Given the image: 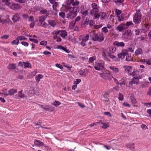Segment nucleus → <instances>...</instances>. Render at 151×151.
<instances>
[{"instance_id": "obj_5", "label": "nucleus", "mask_w": 151, "mask_h": 151, "mask_svg": "<svg viewBox=\"0 0 151 151\" xmlns=\"http://www.w3.org/2000/svg\"><path fill=\"white\" fill-rule=\"evenodd\" d=\"M104 63L102 61L96 63L94 65L95 69L98 70H102L104 68Z\"/></svg>"}, {"instance_id": "obj_62", "label": "nucleus", "mask_w": 151, "mask_h": 151, "mask_svg": "<svg viewBox=\"0 0 151 151\" xmlns=\"http://www.w3.org/2000/svg\"><path fill=\"white\" fill-rule=\"evenodd\" d=\"M29 40L30 41L33 42L35 43H38V41L36 39L30 38Z\"/></svg>"}, {"instance_id": "obj_13", "label": "nucleus", "mask_w": 151, "mask_h": 151, "mask_svg": "<svg viewBox=\"0 0 151 151\" xmlns=\"http://www.w3.org/2000/svg\"><path fill=\"white\" fill-rule=\"evenodd\" d=\"M96 123L102 124L103 126H101V127L104 129H106L109 126V124L108 123L103 122L102 120H100L99 122H96Z\"/></svg>"}, {"instance_id": "obj_60", "label": "nucleus", "mask_w": 151, "mask_h": 151, "mask_svg": "<svg viewBox=\"0 0 151 151\" xmlns=\"http://www.w3.org/2000/svg\"><path fill=\"white\" fill-rule=\"evenodd\" d=\"M21 44L25 47H27L29 45V43L27 42L24 41L22 42Z\"/></svg>"}, {"instance_id": "obj_45", "label": "nucleus", "mask_w": 151, "mask_h": 151, "mask_svg": "<svg viewBox=\"0 0 151 151\" xmlns=\"http://www.w3.org/2000/svg\"><path fill=\"white\" fill-rule=\"evenodd\" d=\"M114 11L116 14L117 15V17L118 16H120L121 14L122 13L121 11L117 9H114Z\"/></svg>"}, {"instance_id": "obj_22", "label": "nucleus", "mask_w": 151, "mask_h": 151, "mask_svg": "<svg viewBox=\"0 0 151 151\" xmlns=\"http://www.w3.org/2000/svg\"><path fill=\"white\" fill-rule=\"evenodd\" d=\"M104 39V35L102 34L98 35V37L97 39V41H98L99 42H101L103 41Z\"/></svg>"}, {"instance_id": "obj_18", "label": "nucleus", "mask_w": 151, "mask_h": 151, "mask_svg": "<svg viewBox=\"0 0 151 151\" xmlns=\"http://www.w3.org/2000/svg\"><path fill=\"white\" fill-rule=\"evenodd\" d=\"M124 68L125 69V70L129 75L131 73L132 70V67L129 66H124Z\"/></svg>"}, {"instance_id": "obj_20", "label": "nucleus", "mask_w": 151, "mask_h": 151, "mask_svg": "<svg viewBox=\"0 0 151 151\" xmlns=\"http://www.w3.org/2000/svg\"><path fill=\"white\" fill-rule=\"evenodd\" d=\"M44 76L42 74L38 75L35 78L36 81L37 83H38L40 79L43 78Z\"/></svg>"}, {"instance_id": "obj_48", "label": "nucleus", "mask_w": 151, "mask_h": 151, "mask_svg": "<svg viewBox=\"0 0 151 151\" xmlns=\"http://www.w3.org/2000/svg\"><path fill=\"white\" fill-rule=\"evenodd\" d=\"M2 1L5 3V4L8 6L9 7L10 5L9 2L10 0H2Z\"/></svg>"}, {"instance_id": "obj_15", "label": "nucleus", "mask_w": 151, "mask_h": 151, "mask_svg": "<svg viewBox=\"0 0 151 151\" xmlns=\"http://www.w3.org/2000/svg\"><path fill=\"white\" fill-rule=\"evenodd\" d=\"M17 91V90L16 89L12 88L10 89L8 91V95H9L10 96L13 95Z\"/></svg>"}, {"instance_id": "obj_63", "label": "nucleus", "mask_w": 151, "mask_h": 151, "mask_svg": "<svg viewBox=\"0 0 151 151\" xmlns=\"http://www.w3.org/2000/svg\"><path fill=\"white\" fill-rule=\"evenodd\" d=\"M115 18L116 17L114 16L111 15L109 17V19L110 21H113L114 20Z\"/></svg>"}, {"instance_id": "obj_51", "label": "nucleus", "mask_w": 151, "mask_h": 151, "mask_svg": "<svg viewBox=\"0 0 151 151\" xmlns=\"http://www.w3.org/2000/svg\"><path fill=\"white\" fill-rule=\"evenodd\" d=\"M17 38L18 40L20 41H22V40H25L27 39V38H26L24 36H20L18 37Z\"/></svg>"}, {"instance_id": "obj_53", "label": "nucleus", "mask_w": 151, "mask_h": 151, "mask_svg": "<svg viewBox=\"0 0 151 151\" xmlns=\"http://www.w3.org/2000/svg\"><path fill=\"white\" fill-rule=\"evenodd\" d=\"M108 93H106L103 95V97L104 98V100L105 101H108L109 100V99L108 98L107 96V95Z\"/></svg>"}, {"instance_id": "obj_36", "label": "nucleus", "mask_w": 151, "mask_h": 151, "mask_svg": "<svg viewBox=\"0 0 151 151\" xmlns=\"http://www.w3.org/2000/svg\"><path fill=\"white\" fill-rule=\"evenodd\" d=\"M24 68H32V65L30 63L28 62H24Z\"/></svg>"}, {"instance_id": "obj_19", "label": "nucleus", "mask_w": 151, "mask_h": 151, "mask_svg": "<svg viewBox=\"0 0 151 151\" xmlns=\"http://www.w3.org/2000/svg\"><path fill=\"white\" fill-rule=\"evenodd\" d=\"M34 143L35 145L40 147L43 145V143L40 140L37 139H35L34 141Z\"/></svg>"}, {"instance_id": "obj_49", "label": "nucleus", "mask_w": 151, "mask_h": 151, "mask_svg": "<svg viewBox=\"0 0 151 151\" xmlns=\"http://www.w3.org/2000/svg\"><path fill=\"white\" fill-rule=\"evenodd\" d=\"M74 0H67L66 1L67 5H69L71 6V4H72V3L74 1Z\"/></svg>"}, {"instance_id": "obj_31", "label": "nucleus", "mask_w": 151, "mask_h": 151, "mask_svg": "<svg viewBox=\"0 0 151 151\" xmlns=\"http://www.w3.org/2000/svg\"><path fill=\"white\" fill-rule=\"evenodd\" d=\"M49 24L52 27H54L56 25V23L54 20H50L48 21Z\"/></svg>"}, {"instance_id": "obj_16", "label": "nucleus", "mask_w": 151, "mask_h": 151, "mask_svg": "<svg viewBox=\"0 0 151 151\" xmlns=\"http://www.w3.org/2000/svg\"><path fill=\"white\" fill-rule=\"evenodd\" d=\"M81 17L80 16H78L75 19V21H73L70 23V25H72V27H74L75 24L76 23L79 21L81 19Z\"/></svg>"}, {"instance_id": "obj_54", "label": "nucleus", "mask_w": 151, "mask_h": 151, "mask_svg": "<svg viewBox=\"0 0 151 151\" xmlns=\"http://www.w3.org/2000/svg\"><path fill=\"white\" fill-rule=\"evenodd\" d=\"M59 16L63 18H64L65 17V13L63 12H60L59 13Z\"/></svg>"}, {"instance_id": "obj_44", "label": "nucleus", "mask_w": 151, "mask_h": 151, "mask_svg": "<svg viewBox=\"0 0 151 151\" xmlns=\"http://www.w3.org/2000/svg\"><path fill=\"white\" fill-rule=\"evenodd\" d=\"M141 30L139 29H135L134 30V35H139L140 34Z\"/></svg>"}, {"instance_id": "obj_6", "label": "nucleus", "mask_w": 151, "mask_h": 151, "mask_svg": "<svg viewBox=\"0 0 151 151\" xmlns=\"http://www.w3.org/2000/svg\"><path fill=\"white\" fill-rule=\"evenodd\" d=\"M11 9L14 11H18L21 9L22 6L17 3H13L9 6Z\"/></svg>"}, {"instance_id": "obj_39", "label": "nucleus", "mask_w": 151, "mask_h": 151, "mask_svg": "<svg viewBox=\"0 0 151 151\" xmlns=\"http://www.w3.org/2000/svg\"><path fill=\"white\" fill-rule=\"evenodd\" d=\"M102 58L103 59L107 61H109V59L107 58L106 54L104 53L102 54Z\"/></svg>"}, {"instance_id": "obj_37", "label": "nucleus", "mask_w": 151, "mask_h": 151, "mask_svg": "<svg viewBox=\"0 0 151 151\" xmlns=\"http://www.w3.org/2000/svg\"><path fill=\"white\" fill-rule=\"evenodd\" d=\"M144 63H145L146 64L148 65H151V58L148 60L144 59L143 60Z\"/></svg>"}, {"instance_id": "obj_7", "label": "nucleus", "mask_w": 151, "mask_h": 151, "mask_svg": "<svg viewBox=\"0 0 151 151\" xmlns=\"http://www.w3.org/2000/svg\"><path fill=\"white\" fill-rule=\"evenodd\" d=\"M124 37L127 39L130 40L132 37V34L131 31L130 30H127L123 34Z\"/></svg>"}, {"instance_id": "obj_17", "label": "nucleus", "mask_w": 151, "mask_h": 151, "mask_svg": "<svg viewBox=\"0 0 151 151\" xmlns=\"http://www.w3.org/2000/svg\"><path fill=\"white\" fill-rule=\"evenodd\" d=\"M134 54L135 55H141L143 54L142 50L141 48H138L135 51Z\"/></svg>"}, {"instance_id": "obj_58", "label": "nucleus", "mask_w": 151, "mask_h": 151, "mask_svg": "<svg viewBox=\"0 0 151 151\" xmlns=\"http://www.w3.org/2000/svg\"><path fill=\"white\" fill-rule=\"evenodd\" d=\"M96 58L95 56H93L89 58V61L91 63H92L93 62V61L94 60H96Z\"/></svg>"}, {"instance_id": "obj_42", "label": "nucleus", "mask_w": 151, "mask_h": 151, "mask_svg": "<svg viewBox=\"0 0 151 151\" xmlns=\"http://www.w3.org/2000/svg\"><path fill=\"white\" fill-rule=\"evenodd\" d=\"M132 57H131V55L128 54L127 55L126 60L127 61H130L132 60Z\"/></svg>"}, {"instance_id": "obj_33", "label": "nucleus", "mask_w": 151, "mask_h": 151, "mask_svg": "<svg viewBox=\"0 0 151 151\" xmlns=\"http://www.w3.org/2000/svg\"><path fill=\"white\" fill-rule=\"evenodd\" d=\"M82 14V16L83 18L85 17L86 16H87L88 14V12L87 10H85L81 12Z\"/></svg>"}, {"instance_id": "obj_43", "label": "nucleus", "mask_w": 151, "mask_h": 151, "mask_svg": "<svg viewBox=\"0 0 151 151\" xmlns=\"http://www.w3.org/2000/svg\"><path fill=\"white\" fill-rule=\"evenodd\" d=\"M19 41L17 38V39L13 40L11 42V44L12 45H18L19 43Z\"/></svg>"}, {"instance_id": "obj_34", "label": "nucleus", "mask_w": 151, "mask_h": 151, "mask_svg": "<svg viewBox=\"0 0 151 151\" xmlns=\"http://www.w3.org/2000/svg\"><path fill=\"white\" fill-rule=\"evenodd\" d=\"M124 0H114V2L117 5L121 4L124 1Z\"/></svg>"}, {"instance_id": "obj_40", "label": "nucleus", "mask_w": 151, "mask_h": 151, "mask_svg": "<svg viewBox=\"0 0 151 151\" xmlns=\"http://www.w3.org/2000/svg\"><path fill=\"white\" fill-rule=\"evenodd\" d=\"M40 13L41 14H46L47 15H48V12L47 11L46 9H42L40 11Z\"/></svg>"}, {"instance_id": "obj_8", "label": "nucleus", "mask_w": 151, "mask_h": 151, "mask_svg": "<svg viewBox=\"0 0 151 151\" xmlns=\"http://www.w3.org/2000/svg\"><path fill=\"white\" fill-rule=\"evenodd\" d=\"M127 54V50H123L120 53L118 54V58L121 59H123L125 56Z\"/></svg>"}, {"instance_id": "obj_38", "label": "nucleus", "mask_w": 151, "mask_h": 151, "mask_svg": "<svg viewBox=\"0 0 151 151\" xmlns=\"http://www.w3.org/2000/svg\"><path fill=\"white\" fill-rule=\"evenodd\" d=\"M116 48L113 46L109 48V51L112 53H114L116 51Z\"/></svg>"}, {"instance_id": "obj_14", "label": "nucleus", "mask_w": 151, "mask_h": 151, "mask_svg": "<svg viewBox=\"0 0 151 151\" xmlns=\"http://www.w3.org/2000/svg\"><path fill=\"white\" fill-rule=\"evenodd\" d=\"M125 28V25L123 24L119 25L116 27V29L117 30L119 31L120 32H122Z\"/></svg>"}, {"instance_id": "obj_47", "label": "nucleus", "mask_w": 151, "mask_h": 151, "mask_svg": "<svg viewBox=\"0 0 151 151\" xmlns=\"http://www.w3.org/2000/svg\"><path fill=\"white\" fill-rule=\"evenodd\" d=\"M119 83V84L120 85H124L125 84V81L124 79V78H122L120 80Z\"/></svg>"}, {"instance_id": "obj_59", "label": "nucleus", "mask_w": 151, "mask_h": 151, "mask_svg": "<svg viewBox=\"0 0 151 151\" xmlns=\"http://www.w3.org/2000/svg\"><path fill=\"white\" fill-rule=\"evenodd\" d=\"M81 81L80 79H78L76 80V81H74L73 83L75 85H77L79 84Z\"/></svg>"}, {"instance_id": "obj_61", "label": "nucleus", "mask_w": 151, "mask_h": 151, "mask_svg": "<svg viewBox=\"0 0 151 151\" xmlns=\"http://www.w3.org/2000/svg\"><path fill=\"white\" fill-rule=\"evenodd\" d=\"M133 24V23L132 21L127 22L126 24H124L125 25V27L126 26H129L130 25H132Z\"/></svg>"}, {"instance_id": "obj_64", "label": "nucleus", "mask_w": 151, "mask_h": 151, "mask_svg": "<svg viewBox=\"0 0 151 151\" xmlns=\"http://www.w3.org/2000/svg\"><path fill=\"white\" fill-rule=\"evenodd\" d=\"M40 44L42 45H46L47 44V42L45 41H42L40 42Z\"/></svg>"}, {"instance_id": "obj_24", "label": "nucleus", "mask_w": 151, "mask_h": 151, "mask_svg": "<svg viewBox=\"0 0 151 151\" xmlns=\"http://www.w3.org/2000/svg\"><path fill=\"white\" fill-rule=\"evenodd\" d=\"M46 108H44V109L47 111H50V112H52L54 111V110L55 109V107H52L51 106H45Z\"/></svg>"}, {"instance_id": "obj_3", "label": "nucleus", "mask_w": 151, "mask_h": 151, "mask_svg": "<svg viewBox=\"0 0 151 151\" xmlns=\"http://www.w3.org/2000/svg\"><path fill=\"white\" fill-rule=\"evenodd\" d=\"M89 38V35H86L85 36L83 35L80 36L78 38V39L81 40L80 45L84 47L86 45V42L88 40Z\"/></svg>"}, {"instance_id": "obj_12", "label": "nucleus", "mask_w": 151, "mask_h": 151, "mask_svg": "<svg viewBox=\"0 0 151 151\" xmlns=\"http://www.w3.org/2000/svg\"><path fill=\"white\" fill-rule=\"evenodd\" d=\"M113 45L118 47H123L124 46L125 44L123 42H119L118 41H116L113 42Z\"/></svg>"}, {"instance_id": "obj_11", "label": "nucleus", "mask_w": 151, "mask_h": 151, "mask_svg": "<svg viewBox=\"0 0 151 151\" xmlns=\"http://www.w3.org/2000/svg\"><path fill=\"white\" fill-rule=\"evenodd\" d=\"M20 18L19 14L18 13H16L13 16L12 19L14 22H17L19 21Z\"/></svg>"}, {"instance_id": "obj_50", "label": "nucleus", "mask_w": 151, "mask_h": 151, "mask_svg": "<svg viewBox=\"0 0 151 151\" xmlns=\"http://www.w3.org/2000/svg\"><path fill=\"white\" fill-rule=\"evenodd\" d=\"M37 73V70H35L33 72H31L30 74V75L31 76V77H33Z\"/></svg>"}, {"instance_id": "obj_46", "label": "nucleus", "mask_w": 151, "mask_h": 151, "mask_svg": "<svg viewBox=\"0 0 151 151\" xmlns=\"http://www.w3.org/2000/svg\"><path fill=\"white\" fill-rule=\"evenodd\" d=\"M131 101L132 103L134 105L136 104L137 101L135 98L133 97H131Z\"/></svg>"}, {"instance_id": "obj_32", "label": "nucleus", "mask_w": 151, "mask_h": 151, "mask_svg": "<svg viewBox=\"0 0 151 151\" xmlns=\"http://www.w3.org/2000/svg\"><path fill=\"white\" fill-rule=\"evenodd\" d=\"M110 68L115 73H116L118 72L119 71V69L118 68H115L114 66H111Z\"/></svg>"}, {"instance_id": "obj_4", "label": "nucleus", "mask_w": 151, "mask_h": 151, "mask_svg": "<svg viewBox=\"0 0 151 151\" xmlns=\"http://www.w3.org/2000/svg\"><path fill=\"white\" fill-rule=\"evenodd\" d=\"M92 9L90 11L91 14H93L99 13V6L96 3H93L91 4Z\"/></svg>"}, {"instance_id": "obj_56", "label": "nucleus", "mask_w": 151, "mask_h": 151, "mask_svg": "<svg viewBox=\"0 0 151 151\" xmlns=\"http://www.w3.org/2000/svg\"><path fill=\"white\" fill-rule=\"evenodd\" d=\"M79 1L77 0H76L75 1H74L72 4L73 6H76L79 5Z\"/></svg>"}, {"instance_id": "obj_23", "label": "nucleus", "mask_w": 151, "mask_h": 151, "mask_svg": "<svg viewBox=\"0 0 151 151\" xmlns=\"http://www.w3.org/2000/svg\"><path fill=\"white\" fill-rule=\"evenodd\" d=\"M138 72L137 70H134L132 72H131L129 75L133 76H136V77H140L139 75L138 74Z\"/></svg>"}, {"instance_id": "obj_10", "label": "nucleus", "mask_w": 151, "mask_h": 151, "mask_svg": "<svg viewBox=\"0 0 151 151\" xmlns=\"http://www.w3.org/2000/svg\"><path fill=\"white\" fill-rule=\"evenodd\" d=\"M90 35L92 40L94 41H97L98 34L95 33L93 32H90Z\"/></svg>"}, {"instance_id": "obj_55", "label": "nucleus", "mask_w": 151, "mask_h": 151, "mask_svg": "<svg viewBox=\"0 0 151 151\" xmlns=\"http://www.w3.org/2000/svg\"><path fill=\"white\" fill-rule=\"evenodd\" d=\"M102 31L105 33H106L108 32V30L106 27H104L102 29Z\"/></svg>"}, {"instance_id": "obj_2", "label": "nucleus", "mask_w": 151, "mask_h": 151, "mask_svg": "<svg viewBox=\"0 0 151 151\" xmlns=\"http://www.w3.org/2000/svg\"><path fill=\"white\" fill-rule=\"evenodd\" d=\"M142 14H141L140 10L138 9L137 10L133 17V22L136 24H138L141 22Z\"/></svg>"}, {"instance_id": "obj_29", "label": "nucleus", "mask_w": 151, "mask_h": 151, "mask_svg": "<svg viewBox=\"0 0 151 151\" xmlns=\"http://www.w3.org/2000/svg\"><path fill=\"white\" fill-rule=\"evenodd\" d=\"M47 15L46 16H40L39 17V22L42 23V22H43L46 19Z\"/></svg>"}, {"instance_id": "obj_1", "label": "nucleus", "mask_w": 151, "mask_h": 151, "mask_svg": "<svg viewBox=\"0 0 151 151\" xmlns=\"http://www.w3.org/2000/svg\"><path fill=\"white\" fill-rule=\"evenodd\" d=\"M60 11L68 12L66 14V18L68 19H72L77 15V13L79 11V8L78 6L72 7L71 6L62 5Z\"/></svg>"}, {"instance_id": "obj_52", "label": "nucleus", "mask_w": 151, "mask_h": 151, "mask_svg": "<svg viewBox=\"0 0 151 151\" xmlns=\"http://www.w3.org/2000/svg\"><path fill=\"white\" fill-rule=\"evenodd\" d=\"M61 103L60 102L57 101H55L54 103L52 104H53L56 107L58 106Z\"/></svg>"}, {"instance_id": "obj_35", "label": "nucleus", "mask_w": 151, "mask_h": 151, "mask_svg": "<svg viewBox=\"0 0 151 151\" xmlns=\"http://www.w3.org/2000/svg\"><path fill=\"white\" fill-rule=\"evenodd\" d=\"M59 4V3L57 2H55L52 5V8L55 11L58 12V11L57 10L56 7Z\"/></svg>"}, {"instance_id": "obj_27", "label": "nucleus", "mask_w": 151, "mask_h": 151, "mask_svg": "<svg viewBox=\"0 0 151 151\" xmlns=\"http://www.w3.org/2000/svg\"><path fill=\"white\" fill-rule=\"evenodd\" d=\"M60 36L63 38H65V37L67 35V32L65 30L61 31L60 34Z\"/></svg>"}, {"instance_id": "obj_57", "label": "nucleus", "mask_w": 151, "mask_h": 151, "mask_svg": "<svg viewBox=\"0 0 151 151\" xmlns=\"http://www.w3.org/2000/svg\"><path fill=\"white\" fill-rule=\"evenodd\" d=\"M119 99L120 101L124 99V97L123 95L120 93H119Z\"/></svg>"}, {"instance_id": "obj_41", "label": "nucleus", "mask_w": 151, "mask_h": 151, "mask_svg": "<svg viewBox=\"0 0 151 151\" xmlns=\"http://www.w3.org/2000/svg\"><path fill=\"white\" fill-rule=\"evenodd\" d=\"M92 15H93L94 18L93 19H98L99 17H100V13H97L96 14H91Z\"/></svg>"}, {"instance_id": "obj_30", "label": "nucleus", "mask_w": 151, "mask_h": 151, "mask_svg": "<svg viewBox=\"0 0 151 151\" xmlns=\"http://www.w3.org/2000/svg\"><path fill=\"white\" fill-rule=\"evenodd\" d=\"M23 91L21 90L19 91L18 93V97L19 98H24L25 97V95L22 93Z\"/></svg>"}, {"instance_id": "obj_26", "label": "nucleus", "mask_w": 151, "mask_h": 151, "mask_svg": "<svg viewBox=\"0 0 151 151\" xmlns=\"http://www.w3.org/2000/svg\"><path fill=\"white\" fill-rule=\"evenodd\" d=\"M3 92H0V94H4V97H6L8 96V94L7 93V89L5 88H3L2 90Z\"/></svg>"}, {"instance_id": "obj_21", "label": "nucleus", "mask_w": 151, "mask_h": 151, "mask_svg": "<svg viewBox=\"0 0 151 151\" xmlns=\"http://www.w3.org/2000/svg\"><path fill=\"white\" fill-rule=\"evenodd\" d=\"M16 68V64L14 63L10 64L7 66L8 68L10 70L15 69Z\"/></svg>"}, {"instance_id": "obj_28", "label": "nucleus", "mask_w": 151, "mask_h": 151, "mask_svg": "<svg viewBox=\"0 0 151 151\" xmlns=\"http://www.w3.org/2000/svg\"><path fill=\"white\" fill-rule=\"evenodd\" d=\"M100 19L101 20L105 19L106 17V13L104 12H100Z\"/></svg>"}, {"instance_id": "obj_9", "label": "nucleus", "mask_w": 151, "mask_h": 151, "mask_svg": "<svg viewBox=\"0 0 151 151\" xmlns=\"http://www.w3.org/2000/svg\"><path fill=\"white\" fill-rule=\"evenodd\" d=\"M139 77H134L132 78L131 81L129 82V84L131 85H132L133 84H138L139 83Z\"/></svg>"}, {"instance_id": "obj_25", "label": "nucleus", "mask_w": 151, "mask_h": 151, "mask_svg": "<svg viewBox=\"0 0 151 151\" xmlns=\"http://www.w3.org/2000/svg\"><path fill=\"white\" fill-rule=\"evenodd\" d=\"M134 143L129 144L126 145V147L128 149L133 150L134 149Z\"/></svg>"}]
</instances>
